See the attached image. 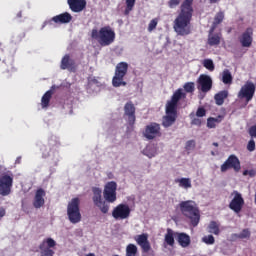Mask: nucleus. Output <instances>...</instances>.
I'll list each match as a JSON object with an SVG mask.
<instances>
[{"instance_id":"f257e3e1","label":"nucleus","mask_w":256,"mask_h":256,"mask_svg":"<svg viewBox=\"0 0 256 256\" xmlns=\"http://www.w3.org/2000/svg\"><path fill=\"white\" fill-rule=\"evenodd\" d=\"M193 0H184L180 6V12L173 22V29L179 36H187L191 33V20L193 16Z\"/></svg>"},{"instance_id":"f03ea898","label":"nucleus","mask_w":256,"mask_h":256,"mask_svg":"<svg viewBox=\"0 0 256 256\" xmlns=\"http://www.w3.org/2000/svg\"><path fill=\"white\" fill-rule=\"evenodd\" d=\"M117 183L114 181L108 182L103 191L105 201L102 199V190L100 188H92L93 192V203L100 209L103 214L108 213L109 205L107 203H114L117 200Z\"/></svg>"},{"instance_id":"7ed1b4c3","label":"nucleus","mask_w":256,"mask_h":256,"mask_svg":"<svg viewBox=\"0 0 256 256\" xmlns=\"http://www.w3.org/2000/svg\"><path fill=\"white\" fill-rule=\"evenodd\" d=\"M91 38L96 40L101 46L111 45L116 38L115 31L109 26L101 27L99 30L93 28L91 31Z\"/></svg>"},{"instance_id":"20e7f679","label":"nucleus","mask_w":256,"mask_h":256,"mask_svg":"<svg viewBox=\"0 0 256 256\" xmlns=\"http://www.w3.org/2000/svg\"><path fill=\"white\" fill-rule=\"evenodd\" d=\"M179 209L183 216L190 219L193 227H196L200 221V212L197 204L192 201H182L179 204Z\"/></svg>"},{"instance_id":"39448f33","label":"nucleus","mask_w":256,"mask_h":256,"mask_svg":"<svg viewBox=\"0 0 256 256\" xmlns=\"http://www.w3.org/2000/svg\"><path fill=\"white\" fill-rule=\"evenodd\" d=\"M68 219L72 224H77L81 221L82 216L80 213V200L73 198L67 206Z\"/></svg>"},{"instance_id":"423d86ee","label":"nucleus","mask_w":256,"mask_h":256,"mask_svg":"<svg viewBox=\"0 0 256 256\" xmlns=\"http://www.w3.org/2000/svg\"><path fill=\"white\" fill-rule=\"evenodd\" d=\"M129 65L126 62H120L115 68V75L112 79V85L114 87L126 86L127 83L124 81V77L128 72Z\"/></svg>"},{"instance_id":"0eeeda50","label":"nucleus","mask_w":256,"mask_h":256,"mask_svg":"<svg viewBox=\"0 0 256 256\" xmlns=\"http://www.w3.org/2000/svg\"><path fill=\"white\" fill-rule=\"evenodd\" d=\"M143 136L147 140H153L155 138H159L162 136L161 133V127L156 122H151L148 125L145 126V129L143 131Z\"/></svg>"},{"instance_id":"6e6552de","label":"nucleus","mask_w":256,"mask_h":256,"mask_svg":"<svg viewBox=\"0 0 256 256\" xmlns=\"http://www.w3.org/2000/svg\"><path fill=\"white\" fill-rule=\"evenodd\" d=\"M57 245L56 241L52 238H46L39 245L40 256H54L53 248Z\"/></svg>"},{"instance_id":"1a4fd4ad","label":"nucleus","mask_w":256,"mask_h":256,"mask_svg":"<svg viewBox=\"0 0 256 256\" xmlns=\"http://www.w3.org/2000/svg\"><path fill=\"white\" fill-rule=\"evenodd\" d=\"M256 87L251 81H247L240 89L238 93V97L240 99L245 98L246 103L252 100L255 94Z\"/></svg>"},{"instance_id":"9d476101","label":"nucleus","mask_w":256,"mask_h":256,"mask_svg":"<svg viewBox=\"0 0 256 256\" xmlns=\"http://www.w3.org/2000/svg\"><path fill=\"white\" fill-rule=\"evenodd\" d=\"M231 196L233 197V199L231 200V202L229 203V208L234 211L236 214L240 213L244 204H245V201L242 197V195L234 190L232 193H231Z\"/></svg>"},{"instance_id":"9b49d317","label":"nucleus","mask_w":256,"mask_h":256,"mask_svg":"<svg viewBox=\"0 0 256 256\" xmlns=\"http://www.w3.org/2000/svg\"><path fill=\"white\" fill-rule=\"evenodd\" d=\"M186 98V94L183 93L182 89H177L171 97V100L167 102L166 108H168V112L173 113L177 111L178 102L181 99Z\"/></svg>"},{"instance_id":"f8f14e48","label":"nucleus","mask_w":256,"mask_h":256,"mask_svg":"<svg viewBox=\"0 0 256 256\" xmlns=\"http://www.w3.org/2000/svg\"><path fill=\"white\" fill-rule=\"evenodd\" d=\"M229 169H233L235 172H239L241 169L240 161L235 155H230L220 167L222 173Z\"/></svg>"},{"instance_id":"ddd939ff","label":"nucleus","mask_w":256,"mask_h":256,"mask_svg":"<svg viewBox=\"0 0 256 256\" xmlns=\"http://www.w3.org/2000/svg\"><path fill=\"white\" fill-rule=\"evenodd\" d=\"M131 209L127 204H119L112 211V216L116 220H124L130 216Z\"/></svg>"},{"instance_id":"4468645a","label":"nucleus","mask_w":256,"mask_h":256,"mask_svg":"<svg viewBox=\"0 0 256 256\" xmlns=\"http://www.w3.org/2000/svg\"><path fill=\"white\" fill-rule=\"evenodd\" d=\"M13 186V178L9 175H3L0 178V195L8 196Z\"/></svg>"},{"instance_id":"2eb2a0df","label":"nucleus","mask_w":256,"mask_h":256,"mask_svg":"<svg viewBox=\"0 0 256 256\" xmlns=\"http://www.w3.org/2000/svg\"><path fill=\"white\" fill-rule=\"evenodd\" d=\"M198 89L201 90L203 93H207L212 89V79L210 76L202 74L199 76L198 80Z\"/></svg>"},{"instance_id":"dca6fc26","label":"nucleus","mask_w":256,"mask_h":256,"mask_svg":"<svg viewBox=\"0 0 256 256\" xmlns=\"http://www.w3.org/2000/svg\"><path fill=\"white\" fill-rule=\"evenodd\" d=\"M240 44L244 48H249L253 42V29L247 28L238 38Z\"/></svg>"},{"instance_id":"f3484780","label":"nucleus","mask_w":256,"mask_h":256,"mask_svg":"<svg viewBox=\"0 0 256 256\" xmlns=\"http://www.w3.org/2000/svg\"><path fill=\"white\" fill-rule=\"evenodd\" d=\"M135 111H136V108L131 101L125 104L124 114L128 116V123L130 126H133L135 124V121H136Z\"/></svg>"},{"instance_id":"a211bd4d","label":"nucleus","mask_w":256,"mask_h":256,"mask_svg":"<svg viewBox=\"0 0 256 256\" xmlns=\"http://www.w3.org/2000/svg\"><path fill=\"white\" fill-rule=\"evenodd\" d=\"M60 68L62 70H69L70 72H76L77 70V65L73 59L70 58L68 54H66L62 60H61V65Z\"/></svg>"},{"instance_id":"6ab92c4d","label":"nucleus","mask_w":256,"mask_h":256,"mask_svg":"<svg viewBox=\"0 0 256 256\" xmlns=\"http://www.w3.org/2000/svg\"><path fill=\"white\" fill-rule=\"evenodd\" d=\"M135 241L141 247L144 253H148L151 250L150 243L148 241V234L143 233L135 237Z\"/></svg>"},{"instance_id":"aec40b11","label":"nucleus","mask_w":256,"mask_h":256,"mask_svg":"<svg viewBox=\"0 0 256 256\" xmlns=\"http://www.w3.org/2000/svg\"><path fill=\"white\" fill-rule=\"evenodd\" d=\"M177 119V110L174 112H168V108L166 107V116L163 117L162 125L165 128L172 126Z\"/></svg>"},{"instance_id":"412c9836","label":"nucleus","mask_w":256,"mask_h":256,"mask_svg":"<svg viewBox=\"0 0 256 256\" xmlns=\"http://www.w3.org/2000/svg\"><path fill=\"white\" fill-rule=\"evenodd\" d=\"M45 196H46V192L42 188H40L36 191L34 201H33V206L36 209H39L44 206V204H45L44 197Z\"/></svg>"},{"instance_id":"4be33fe9","label":"nucleus","mask_w":256,"mask_h":256,"mask_svg":"<svg viewBox=\"0 0 256 256\" xmlns=\"http://www.w3.org/2000/svg\"><path fill=\"white\" fill-rule=\"evenodd\" d=\"M67 2L73 12H81L86 7L85 0H67Z\"/></svg>"},{"instance_id":"5701e85b","label":"nucleus","mask_w":256,"mask_h":256,"mask_svg":"<svg viewBox=\"0 0 256 256\" xmlns=\"http://www.w3.org/2000/svg\"><path fill=\"white\" fill-rule=\"evenodd\" d=\"M176 233L174 232L172 229L168 228L166 231V234L164 236V242H163V246L166 248L167 246L170 247H174L175 245V239L174 237H176Z\"/></svg>"},{"instance_id":"b1692460","label":"nucleus","mask_w":256,"mask_h":256,"mask_svg":"<svg viewBox=\"0 0 256 256\" xmlns=\"http://www.w3.org/2000/svg\"><path fill=\"white\" fill-rule=\"evenodd\" d=\"M176 239H177V242L179 243V245L182 248H187L191 243L190 236L187 235L186 233L177 232L176 233Z\"/></svg>"},{"instance_id":"393cba45","label":"nucleus","mask_w":256,"mask_h":256,"mask_svg":"<svg viewBox=\"0 0 256 256\" xmlns=\"http://www.w3.org/2000/svg\"><path fill=\"white\" fill-rule=\"evenodd\" d=\"M53 20L56 24H67L72 20V16L68 12H65L57 16H54Z\"/></svg>"},{"instance_id":"a878e982","label":"nucleus","mask_w":256,"mask_h":256,"mask_svg":"<svg viewBox=\"0 0 256 256\" xmlns=\"http://www.w3.org/2000/svg\"><path fill=\"white\" fill-rule=\"evenodd\" d=\"M251 237V232L249 229H243L239 234H232L231 239L233 241L240 239V240H249Z\"/></svg>"},{"instance_id":"bb28decb","label":"nucleus","mask_w":256,"mask_h":256,"mask_svg":"<svg viewBox=\"0 0 256 256\" xmlns=\"http://www.w3.org/2000/svg\"><path fill=\"white\" fill-rule=\"evenodd\" d=\"M228 97V91L227 90H223L218 92L215 96H214V100L215 103L218 106H221L224 103V100Z\"/></svg>"},{"instance_id":"cd10ccee","label":"nucleus","mask_w":256,"mask_h":256,"mask_svg":"<svg viewBox=\"0 0 256 256\" xmlns=\"http://www.w3.org/2000/svg\"><path fill=\"white\" fill-rule=\"evenodd\" d=\"M52 94L53 92L51 90L47 91L42 99H41V105H42V108H47L49 106V103H50V100H51V97H52Z\"/></svg>"},{"instance_id":"c85d7f7f","label":"nucleus","mask_w":256,"mask_h":256,"mask_svg":"<svg viewBox=\"0 0 256 256\" xmlns=\"http://www.w3.org/2000/svg\"><path fill=\"white\" fill-rule=\"evenodd\" d=\"M223 19H224V12L219 11L214 17V22L211 28V32H213L216 26L219 25L223 21Z\"/></svg>"},{"instance_id":"c756f323","label":"nucleus","mask_w":256,"mask_h":256,"mask_svg":"<svg viewBox=\"0 0 256 256\" xmlns=\"http://www.w3.org/2000/svg\"><path fill=\"white\" fill-rule=\"evenodd\" d=\"M221 34H214L208 37V44L215 46L220 44Z\"/></svg>"},{"instance_id":"7c9ffc66","label":"nucleus","mask_w":256,"mask_h":256,"mask_svg":"<svg viewBox=\"0 0 256 256\" xmlns=\"http://www.w3.org/2000/svg\"><path fill=\"white\" fill-rule=\"evenodd\" d=\"M176 183H179V186L185 189L191 188V180L189 178H181V179H176Z\"/></svg>"},{"instance_id":"2f4dec72","label":"nucleus","mask_w":256,"mask_h":256,"mask_svg":"<svg viewBox=\"0 0 256 256\" xmlns=\"http://www.w3.org/2000/svg\"><path fill=\"white\" fill-rule=\"evenodd\" d=\"M126 256H139L138 248L134 244H129L126 247Z\"/></svg>"},{"instance_id":"473e14b6","label":"nucleus","mask_w":256,"mask_h":256,"mask_svg":"<svg viewBox=\"0 0 256 256\" xmlns=\"http://www.w3.org/2000/svg\"><path fill=\"white\" fill-rule=\"evenodd\" d=\"M233 80V77L229 70L225 69L222 73V82L224 84H231Z\"/></svg>"},{"instance_id":"72a5a7b5","label":"nucleus","mask_w":256,"mask_h":256,"mask_svg":"<svg viewBox=\"0 0 256 256\" xmlns=\"http://www.w3.org/2000/svg\"><path fill=\"white\" fill-rule=\"evenodd\" d=\"M208 229H209V232L214 235H219L220 233L219 225L215 221L210 222Z\"/></svg>"},{"instance_id":"f704fd0d","label":"nucleus","mask_w":256,"mask_h":256,"mask_svg":"<svg viewBox=\"0 0 256 256\" xmlns=\"http://www.w3.org/2000/svg\"><path fill=\"white\" fill-rule=\"evenodd\" d=\"M125 3H126V8H125L124 14L129 15V13L133 10L135 6L136 0H126Z\"/></svg>"},{"instance_id":"c9c22d12","label":"nucleus","mask_w":256,"mask_h":256,"mask_svg":"<svg viewBox=\"0 0 256 256\" xmlns=\"http://www.w3.org/2000/svg\"><path fill=\"white\" fill-rule=\"evenodd\" d=\"M183 88H184L185 92L193 93L195 90V84H194V82H187L184 84Z\"/></svg>"},{"instance_id":"e433bc0d","label":"nucleus","mask_w":256,"mask_h":256,"mask_svg":"<svg viewBox=\"0 0 256 256\" xmlns=\"http://www.w3.org/2000/svg\"><path fill=\"white\" fill-rule=\"evenodd\" d=\"M203 66L209 71H213L215 69L214 63L211 59H205L203 62Z\"/></svg>"},{"instance_id":"4c0bfd02","label":"nucleus","mask_w":256,"mask_h":256,"mask_svg":"<svg viewBox=\"0 0 256 256\" xmlns=\"http://www.w3.org/2000/svg\"><path fill=\"white\" fill-rule=\"evenodd\" d=\"M202 241L207 245H212L215 242V239L212 235H208L203 237Z\"/></svg>"},{"instance_id":"58836bf2","label":"nucleus","mask_w":256,"mask_h":256,"mask_svg":"<svg viewBox=\"0 0 256 256\" xmlns=\"http://www.w3.org/2000/svg\"><path fill=\"white\" fill-rule=\"evenodd\" d=\"M157 24H158V19L157 18L152 19L148 25V31L152 32L157 27Z\"/></svg>"},{"instance_id":"ea45409f","label":"nucleus","mask_w":256,"mask_h":256,"mask_svg":"<svg viewBox=\"0 0 256 256\" xmlns=\"http://www.w3.org/2000/svg\"><path fill=\"white\" fill-rule=\"evenodd\" d=\"M249 175L251 178L256 176V170L255 169H251V170H245L243 171V176H247Z\"/></svg>"},{"instance_id":"a19ab883","label":"nucleus","mask_w":256,"mask_h":256,"mask_svg":"<svg viewBox=\"0 0 256 256\" xmlns=\"http://www.w3.org/2000/svg\"><path fill=\"white\" fill-rule=\"evenodd\" d=\"M249 135L251 138H256V125H253L248 130Z\"/></svg>"},{"instance_id":"79ce46f5","label":"nucleus","mask_w":256,"mask_h":256,"mask_svg":"<svg viewBox=\"0 0 256 256\" xmlns=\"http://www.w3.org/2000/svg\"><path fill=\"white\" fill-rule=\"evenodd\" d=\"M247 150L252 152L255 150V142L253 139H251L247 144Z\"/></svg>"},{"instance_id":"37998d69","label":"nucleus","mask_w":256,"mask_h":256,"mask_svg":"<svg viewBox=\"0 0 256 256\" xmlns=\"http://www.w3.org/2000/svg\"><path fill=\"white\" fill-rule=\"evenodd\" d=\"M206 115V110L202 107L198 108L196 112L197 117H204Z\"/></svg>"},{"instance_id":"c03bdc74","label":"nucleus","mask_w":256,"mask_h":256,"mask_svg":"<svg viewBox=\"0 0 256 256\" xmlns=\"http://www.w3.org/2000/svg\"><path fill=\"white\" fill-rule=\"evenodd\" d=\"M207 127L212 129L216 127L215 122L213 121V117L207 119Z\"/></svg>"},{"instance_id":"a18cd8bd","label":"nucleus","mask_w":256,"mask_h":256,"mask_svg":"<svg viewBox=\"0 0 256 256\" xmlns=\"http://www.w3.org/2000/svg\"><path fill=\"white\" fill-rule=\"evenodd\" d=\"M54 20L53 17L50 20H46L43 25H42V29H44L46 26H53L54 25Z\"/></svg>"},{"instance_id":"49530a36","label":"nucleus","mask_w":256,"mask_h":256,"mask_svg":"<svg viewBox=\"0 0 256 256\" xmlns=\"http://www.w3.org/2000/svg\"><path fill=\"white\" fill-rule=\"evenodd\" d=\"M194 147H195V141L194 140L187 141V143H186V149L187 150H191Z\"/></svg>"},{"instance_id":"de8ad7c7","label":"nucleus","mask_w":256,"mask_h":256,"mask_svg":"<svg viewBox=\"0 0 256 256\" xmlns=\"http://www.w3.org/2000/svg\"><path fill=\"white\" fill-rule=\"evenodd\" d=\"M180 4V0H170L168 2V5L170 8H174L175 6L179 5Z\"/></svg>"},{"instance_id":"09e8293b","label":"nucleus","mask_w":256,"mask_h":256,"mask_svg":"<svg viewBox=\"0 0 256 256\" xmlns=\"http://www.w3.org/2000/svg\"><path fill=\"white\" fill-rule=\"evenodd\" d=\"M223 120V116L219 115L218 117L216 118H213V122L215 124H219L221 121Z\"/></svg>"},{"instance_id":"8fccbe9b","label":"nucleus","mask_w":256,"mask_h":256,"mask_svg":"<svg viewBox=\"0 0 256 256\" xmlns=\"http://www.w3.org/2000/svg\"><path fill=\"white\" fill-rule=\"evenodd\" d=\"M6 214V211L3 207L0 208V218L4 217Z\"/></svg>"},{"instance_id":"3c124183","label":"nucleus","mask_w":256,"mask_h":256,"mask_svg":"<svg viewBox=\"0 0 256 256\" xmlns=\"http://www.w3.org/2000/svg\"><path fill=\"white\" fill-rule=\"evenodd\" d=\"M192 123L195 124V125H200V124H201V121H200L199 119H194V120L192 121Z\"/></svg>"},{"instance_id":"603ef678","label":"nucleus","mask_w":256,"mask_h":256,"mask_svg":"<svg viewBox=\"0 0 256 256\" xmlns=\"http://www.w3.org/2000/svg\"><path fill=\"white\" fill-rule=\"evenodd\" d=\"M209 1H210V3H217L220 0H209Z\"/></svg>"},{"instance_id":"864d4df0","label":"nucleus","mask_w":256,"mask_h":256,"mask_svg":"<svg viewBox=\"0 0 256 256\" xmlns=\"http://www.w3.org/2000/svg\"><path fill=\"white\" fill-rule=\"evenodd\" d=\"M21 162V157H18L17 160H16V163H20Z\"/></svg>"},{"instance_id":"5fc2aeb1","label":"nucleus","mask_w":256,"mask_h":256,"mask_svg":"<svg viewBox=\"0 0 256 256\" xmlns=\"http://www.w3.org/2000/svg\"><path fill=\"white\" fill-rule=\"evenodd\" d=\"M17 17H18V18H21V17H22V12H19V13L17 14Z\"/></svg>"},{"instance_id":"6e6d98bb","label":"nucleus","mask_w":256,"mask_h":256,"mask_svg":"<svg viewBox=\"0 0 256 256\" xmlns=\"http://www.w3.org/2000/svg\"><path fill=\"white\" fill-rule=\"evenodd\" d=\"M213 145H214L215 147H218V143H216V142H214Z\"/></svg>"},{"instance_id":"4d7b16f0","label":"nucleus","mask_w":256,"mask_h":256,"mask_svg":"<svg viewBox=\"0 0 256 256\" xmlns=\"http://www.w3.org/2000/svg\"><path fill=\"white\" fill-rule=\"evenodd\" d=\"M86 256H95L93 253H90V254H88V255H86Z\"/></svg>"},{"instance_id":"13d9d810","label":"nucleus","mask_w":256,"mask_h":256,"mask_svg":"<svg viewBox=\"0 0 256 256\" xmlns=\"http://www.w3.org/2000/svg\"><path fill=\"white\" fill-rule=\"evenodd\" d=\"M254 201H255V204H256V192H255V196H254Z\"/></svg>"},{"instance_id":"bf43d9fd","label":"nucleus","mask_w":256,"mask_h":256,"mask_svg":"<svg viewBox=\"0 0 256 256\" xmlns=\"http://www.w3.org/2000/svg\"><path fill=\"white\" fill-rule=\"evenodd\" d=\"M55 88V86H52V89H54Z\"/></svg>"},{"instance_id":"052dcab7","label":"nucleus","mask_w":256,"mask_h":256,"mask_svg":"<svg viewBox=\"0 0 256 256\" xmlns=\"http://www.w3.org/2000/svg\"><path fill=\"white\" fill-rule=\"evenodd\" d=\"M113 256H119V255H113Z\"/></svg>"}]
</instances>
